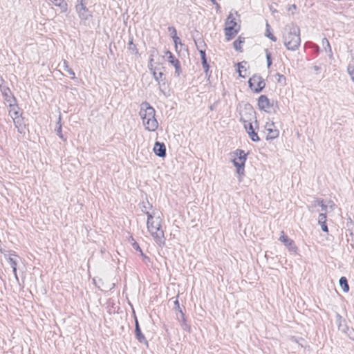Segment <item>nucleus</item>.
Listing matches in <instances>:
<instances>
[{
    "label": "nucleus",
    "mask_w": 354,
    "mask_h": 354,
    "mask_svg": "<svg viewBox=\"0 0 354 354\" xmlns=\"http://www.w3.org/2000/svg\"><path fill=\"white\" fill-rule=\"evenodd\" d=\"M239 118L250 140L253 142H258L259 138L257 131L259 129V126L256 113L252 106L250 104L241 106L239 109Z\"/></svg>",
    "instance_id": "1"
},
{
    "label": "nucleus",
    "mask_w": 354,
    "mask_h": 354,
    "mask_svg": "<svg viewBox=\"0 0 354 354\" xmlns=\"http://www.w3.org/2000/svg\"><path fill=\"white\" fill-rule=\"evenodd\" d=\"M139 116L144 130L148 133H155L159 127L156 117L155 109L147 102L140 104Z\"/></svg>",
    "instance_id": "2"
},
{
    "label": "nucleus",
    "mask_w": 354,
    "mask_h": 354,
    "mask_svg": "<svg viewBox=\"0 0 354 354\" xmlns=\"http://www.w3.org/2000/svg\"><path fill=\"white\" fill-rule=\"evenodd\" d=\"M147 230L155 242L159 245L165 243V235L162 229V220L159 215H153L146 218Z\"/></svg>",
    "instance_id": "3"
},
{
    "label": "nucleus",
    "mask_w": 354,
    "mask_h": 354,
    "mask_svg": "<svg viewBox=\"0 0 354 354\" xmlns=\"http://www.w3.org/2000/svg\"><path fill=\"white\" fill-rule=\"evenodd\" d=\"M249 152L236 149L230 153V162L234 167L236 175L241 180L245 174V164Z\"/></svg>",
    "instance_id": "4"
},
{
    "label": "nucleus",
    "mask_w": 354,
    "mask_h": 354,
    "mask_svg": "<svg viewBox=\"0 0 354 354\" xmlns=\"http://www.w3.org/2000/svg\"><path fill=\"white\" fill-rule=\"evenodd\" d=\"M283 44L288 50H295L300 44L299 29L296 26H286L282 35Z\"/></svg>",
    "instance_id": "5"
},
{
    "label": "nucleus",
    "mask_w": 354,
    "mask_h": 354,
    "mask_svg": "<svg viewBox=\"0 0 354 354\" xmlns=\"http://www.w3.org/2000/svg\"><path fill=\"white\" fill-rule=\"evenodd\" d=\"M8 115L19 130L24 129V118L17 100L8 104Z\"/></svg>",
    "instance_id": "6"
},
{
    "label": "nucleus",
    "mask_w": 354,
    "mask_h": 354,
    "mask_svg": "<svg viewBox=\"0 0 354 354\" xmlns=\"http://www.w3.org/2000/svg\"><path fill=\"white\" fill-rule=\"evenodd\" d=\"M248 88L254 93H261L266 87V82L259 74H253L248 80Z\"/></svg>",
    "instance_id": "7"
},
{
    "label": "nucleus",
    "mask_w": 354,
    "mask_h": 354,
    "mask_svg": "<svg viewBox=\"0 0 354 354\" xmlns=\"http://www.w3.org/2000/svg\"><path fill=\"white\" fill-rule=\"evenodd\" d=\"M240 26L236 22L232 15H230L226 20L225 32L227 40H230L239 31Z\"/></svg>",
    "instance_id": "8"
},
{
    "label": "nucleus",
    "mask_w": 354,
    "mask_h": 354,
    "mask_svg": "<svg viewBox=\"0 0 354 354\" xmlns=\"http://www.w3.org/2000/svg\"><path fill=\"white\" fill-rule=\"evenodd\" d=\"M258 108L268 113L274 112V106L266 95H261L257 100Z\"/></svg>",
    "instance_id": "9"
},
{
    "label": "nucleus",
    "mask_w": 354,
    "mask_h": 354,
    "mask_svg": "<svg viewBox=\"0 0 354 354\" xmlns=\"http://www.w3.org/2000/svg\"><path fill=\"white\" fill-rule=\"evenodd\" d=\"M264 133L268 140H274L279 136V131L276 128L274 123L271 120H268L264 125Z\"/></svg>",
    "instance_id": "10"
},
{
    "label": "nucleus",
    "mask_w": 354,
    "mask_h": 354,
    "mask_svg": "<svg viewBox=\"0 0 354 354\" xmlns=\"http://www.w3.org/2000/svg\"><path fill=\"white\" fill-rule=\"evenodd\" d=\"M139 209L147 218L156 214V209L147 199L143 200L140 203Z\"/></svg>",
    "instance_id": "11"
},
{
    "label": "nucleus",
    "mask_w": 354,
    "mask_h": 354,
    "mask_svg": "<svg viewBox=\"0 0 354 354\" xmlns=\"http://www.w3.org/2000/svg\"><path fill=\"white\" fill-rule=\"evenodd\" d=\"M152 151L153 154L161 159H163L167 156V148L164 142L156 141L154 142Z\"/></svg>",
    "instance_id": "12"
},
{
    "label": "nucleus",
    "mask_w": 354,
    "mask_h": 354,
    "mask_svg": "<svg viewBox=\"0 0 354 354\" xmlns=\"http://www.w3.org/2000/svg\"><path fill=\"white\" fill-rule=\"evenodd\" d=\"M236 73L241 79H246L250 73V65L248 62L243 61L237 63L236 65Z\"/></svg>",
    "instance_id": "13"
},
{
    "label": "nucleus",
    "mask_w": 354,
    "mask_h": 354,
    "mask_svg": "<svg viewBox=\"0 0 354 354\" xmlns=\"http://www.w3.org/2000/svg\"><path fill=\"white\" fill-rule=\"evenodd\" d=\"M75 12L81 20L86 21L91 17V14L86 5H77Z\"/></svg>",
    "instance_id": "14"
},
{
    "label": "nucleus",
    "mask_w": 354,
    "mask_h": 354,
    "mask_svg": "<svg viewBox=\"0 0 354 354\" xmlns=\"http://www.w3.org/2000/svg\"><path fill=\"white\" fill-rule=\"evenodd\" d=\"M0 91L8 104L17 100L8 86L1 85Z\"/></svg>",
    "instance_id": "15"
},
{
    "label": "nucleus",
    "mask_w": 354,
    "mask_h": 354,
    "mask_svg": "<svg viewBox=\"0 0 354 354\" xmlns=\"http://www.w3.org/2000/svg\"><path fill=\"white\" fill-rule=\"evenodd\" d=\"M165 55H167L169 62L174 67L176 74L179 75L181 73V68L178 60L175 58L170 51H167Z\"/></svg>",
    "instance_id": "16"
},
{
    "label": "nucleus",
    "mask_w": 354,
    "mask_h": 354,
    "mask_svg": "<svg viewBox=\"0 0 354 354\" xmlns=\"http://www.w3.org/2000/svg\"><path fill=\"white\" fill-rule=\"evenodd\" d=\"M50 3L56 8H57L60 12H66L68 10V4L65 0H49Z\"/></svg>",
    "instance_id": "17"
},
{
    "label": "nucleus",
    "mask_w": 354,
    "mask_h": 354,
    "mask_svg": "<svg viewBox=\"0 0 354 354\" xmlns=\"http://www.w3.org/2000/svg\"><path fill=\"white\" fill-rule=\"evenodd\" d=\"M318 224L319 225L320 227L322 228V230L325 232H328V226L326 224V216L324 214H320L318 216Z\"/></svg>",
    "instance_id": "18"
},
{
    "label": "nucleus",
    "mask_w": 354,
    "mask_h": 354,
    "mask_svg": "<svg viewBox=\"0 0 354 354\" xmlns=\"http://www.w3.org/2000/svg\"><path fill=\"white\" fill-rule=\"evenodd\" d=\"M339 286L344 293H347L349 291V286L345 277H341L339 279Z\"/></svg>",
    "instance_id": "19"
},
{
    "label": "nucleus",
    "mask_w": 354,
    "mask_h": 354,
    "mask_svg": "<svg viewBox=\"0 0 354 354\" xmlns=\"http://www.w3.org/2000/svg\"><path fill=\"white\" fill-rule=\"evenodd\" d=\"M136 330V337H137L138 340L140 342L147 344V342L146 338L144 336V335L142 333L137 320H136V330Z\"/></svg>",
    "instance_id": "20"
},
{
    "label": "nucleus",
    "mask_w": 354,
    "mask_h": 354,
    "mask_svg": "<svg viewBox=\"0 0 354 354\" xmlns=\"http://www.w3.org/2000/svg\"><path fill=\"white\" fill-rule=\"evenodd\" d=\"M172 41L174 44L175 50L177 53H179L183 48H184L185 46L183 44V42L181 41V39L179 37L172 39Z\"/></svg>",
    "instance_id": "21"
},
{
    "label": "nucleus",
    "mask_w": 354,
    "mask_h": 354,
    "mask_svg": "<svg viewBox=\"0 0 354 354\" xmlns=\"http://www.w3.org/2000/svg\"><path fill=\"white\" fill-rule=\"evenodd\" d=\"M266 37L270 39L272 41L275 42L277 41L276 37L272 33L270 26L268 24H266Z\"/></svg>",
    "instance_id": "22"
},
{
    "label": "nucleus",
    "mask_w": 354,
    "mask_h": 354,
    "mask_svg": "<svg viewBox=\"0 0 354 354\" xmlns=\"http://www.w3.org/2000/svg\"><path fill=\"white\" fill-rule=\"evenodd\" d=\"M243 43V39L241 37H239L234 41V44H233V46H234V48H235V50H238V51H241V46H242Z\"/></svg>",
    "instance_id": "23"
},
{
    "label": "nucleus",
    "mask_w": 354,
    "mask_h": 354,
    "mask_svg": "<svg viewBox=\"0 0 354 354\" xmlns=\"http://www.w3.org/2000/svg\"><path fill=\"white\" fill-rule=\"evenodd\" d=\"M167 30H168L169 35L171 39H174L175 37L176 38L178 37L177 30L176 29L175 27L169 26V27H168Z\"/></svg>",
    "instance_id": "24"
},
{
    "label": "nucleus",
    "mask_w": 354,
    "mask_h": 354,
    "mask_svg": "<svg viewBox=\"0 0 354 354\" xmlns=\"http://www.w3.org/2000/svg\"><path fill=\"white\" fill-rule=\"evenodd\" d=\"M322 45L326 51H328L330 54H331L330 46L326 39L324 38L322 39Z\"/></svg>",
    "instance_id": "25"
},
{
    "label": "nucleus",
    "mask_w": 354,
    "mask_h": 354,
    "mask_svg": "<svg viewBox=\"0 0 354 354\" xmlns=\"http://www.w3.org/2000/svg\"><path fill=\"white\" fill-rule=\"evenodd\" d=\"M281 241L287 246H291L293 245L292 241L288 239L286 236H282Z\"/></svg>",
    "instance_id": "26"
},
{
    "label": "nucleus",
    "mask_w": 354,
    "mask_h": 354,
    "mask_svg": "<svg viewBox=\"0 0 354 354\" xmlns=\"http://www.w3.org/2000/svg\"><path fill=\"white\" fill-rule=\"evenodd\" d=\"M347 72H348V74L351 80L354 83V66H349L347 68Z\"/></svg>",
    "instance_id": "27"
},
{
    "label": "nucleus",
    "mask_w": 354,
    "mask_h": 354,
    "mask_svg": "<svg viewBox=\"0 0 354 354\" xmlns=\"http://www.w3.org/2000/svg\"><path fill=\"white\" fill-rule=\"evenodd\" d=\"M266 57L267 61V67L270 68L272 64V59L271 55L268 50H266Z\"/></svg>",
    "instance_id": "28"
},
{
    "label": "nucleus",
    "mask_w": 354,
    "mask_h": 354,
    "mask_svg": "<svg viewBox=\"0 0 354 354\" xmlns=\"http://www.w3.org/2000/svg\"><path fill=\"white\" fill-rule=\"evenodd\" d=\"M136 250L139 252L140 255L141 256L144 261H149V258L144 254L142 249L138 245H136Z\"/></svg>",
    "instance_id": "29"
},
{
    "label": "nucleus",
    "mask_w": 354,
    "mask_h": 354,
    "mask_svg": "<svg viewBox=\"0 0 354 354\" xmlns=\"http://www.w3.org/2000/svg\"><path fill=\"white\" fill-rule=\"evenodd\" d=\"M277 81L279 83L284 84L286 82V77L283 75L277 74Z\"/></svg>",
    "instance_id": "30"
},
{
    "label": "nucleus",
    "mask_w": 354,
    "mask_h": 354,
    "mask_svg": "<svg viewBox=\"0 0 354 354\" xmlns=\"http://www.w3.org/2000/svg\"><path fill=\"white\" fill-rule=\"evenodd\" d=\"M199 53L201 55V61L202 62H205L207 61L206 55H205V51L204 49H200Z\"/></svg>",
    "instance_id": "31"
},
{
    "label": "nucleus",
    "mask_w": 354,
    "mask_h": 354,
    "mask_svg": "<svg viewBox=\"0 0 354 354\" xmlns=\"http://www.w3.org/2000/svg\"><path fill=\"white\" fill-rule=\"evenodd\" d=\"M202 65H203L205 73L208 74L209 72V66L207 63V61H206L205 62H202Z\"/></svg>",
    "instance_id": "32"
},
{
    "label": "nucleus",
    "mask_w": 354,
    "mask_h": 354,
    "mask_svg": "<svg viewBox=\"0 0 354 354\" xmlns=\"http://www.w3.org/2000/svg\"><path fill=\"white\" fill-rule=\"evenodd\" d=\"M12 270H13V272H15V274H16V272H17V268H16V263L12 261Z\"/></svg>",
    "instance_id": "33"
},
{
    "label": "nucleus",
    "mask_w": 354,
    "mask_h": 354,
    "mask_svg": "<svg viewBox=\"0 0 354 354\" xmlns=\"http://www.w3.org/2000/svg\"><path fill=\"white\" fill-rule=\"evenodd\" d=\"M77 5H85V0H77Z\"/></svg>",
    "instance_id": "34"
}]
</instances>
